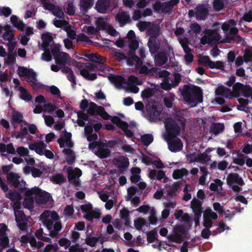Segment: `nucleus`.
<instances>
[{
	"mask_svg": "<svg viewBox=\"0 0 252 252\" xmlns=\"http://www.w3.org/2000/svg\"><path fill=\"white\" fill-rule=\"evenodd\" d=\"M41 218L45 219L43 224L49 231V236L51 238L56 237L62 228V224L59 221L60 217L58 214L55 212L45 211L41 215Z\"/></svg>",
	"mask_w": 252,
	"mask_h": 252,
	"instance_id": "1",
	"label": "nucleus"
},
{
	"mask_svg": "<svg viewBox=\"0 0 252 252\" xmlns=\"http://www.w3.org/2000/svg\"><path fill=\"white\" fill-rule=\"evenodd\" d=\"M179 90L181 91L184 100L192 107L203 101L202 92L199 87H191L185 85L182 91L180 88Z\"/></svg>",
	"mask_w": 252,
	"mask_h": 252,
	"instance_id": "2",
	"label": "nucleus"
},
{
	"mask_svg": "<svg viewBox=\"0 0 252 252\" xmlns=\"http://www.w3.org/2000/svg\"><path fill=\"white\" fill-rule=\"evenodd\" d=\"M220 39V36L218 30L207 29L204 31V35L201 38V43L203 45L216 44Z\"/></svg>",
	"mask_w": 252,
	"mask_h": 252,
	"instance_id": "3",
	"label": "nucleus"
},
{
	"mask_svg": "<svg viewBox=\"0 0 252 252\" xmlns=\"http://www.w3.org/2000/svg\"><path fill=\"white\" fill-rule=\"evenodd\" d=\"M146 109L150 118L153 120H159L162 106L157 102L148 103L146 105Z\"/></svg>",
	"mask_w": 252,
	"mask_h": 252,
	"instance_id": "4",
	"label": "nucleus"
},
{
	"mask_svg": "<svg viewBox=\"0 0 252 252\" xmlns=\"http://www.w3.org/2000/svg\"><path fill=\"white\" fill-rule=\"evenodd\" d=\"M6 178L8 183L14 188L18 189L20 191L26 189V182L23 179L20 180V176L17 173L9 172L7 175Z\"/></svg>",
	"mask_w": 252,
	"mask_h": 252,
	"instance_id": "5",
	"label": "nucleus"
},
{
	"mask_svg": "<svg viewBox=\"0 0 252 252\" xmlns=\"http://www.w3.org/2000/svg\"><path fill=\"white\" fill-rule=\"evenodd\" d=\"M87 112L91 116L96 115L100 116L104 120H109L110 116L106 112L105 109L101 106H98L94 102H90Z\"/></svg>",
	"mask_w": 252,
	"mask_h": 252,
	"instance_id": "6",
	"label": "nucleus"
},
{
	"mask_svg": "<svg viewBox=\"0 0 252 252\" xmlns=\"http://www.w3.org/2000/svg\"><path fill=\"white\" fill-rule=\"evenodd\" d=\"M165 126L167 133L166 137L176 138L180 132L179 126L172 120L166 122Z\"/></svg>",
	"mask_w": 252,
	"mask_h": 252,
	"instance_id": "7",
	"label": "nucleus"
},
{
	"mask_svg": "<svg viewBox=\"0 0 252 252\" xmlns=\"http://www.w3.org/2000/svg\"><path fill=\"white\" fill-rule=\"evenodd\" d=\"M171 54L174 56L173 49L170 47L166 51L159 52L155 57L156 65L160 66L164 64L167 62L168 58L170 57Z\"/></svg>",
	"mask_w": 252,
	"mask_h": 252,
	"instance_id": "8",
	"label": "nucleus"
},
{
	"mask_svg": "<svg viewBox=\"0 0 252 252\" xmlns=\"http://www.w3.org/2000/svg\"><path fill=\"white\" fill-rule=\"evenodd\" d=\"M169 150L172 152H176L182 149L183 143L179 138L166 137Z\"/></svg>",
	"mask_w": 252,
	"mask_h": 252,
	"instance_id": "9",
	"label": "nucleus"
},
{
	"mask_svg": "<svg viewBox=\"0 0 252 252\" xmlns=\"http://www.w3.org/2000/svg\"><path fill=\"white\" fill-rule=\"evenodd\" d=\"M226 181L228 185H238L243 186L245 184L242 177L236 173H229L227 177Z\"/></svg>",
	"mask_w": 252,
	"mask_h": 252,
	"instance_id": "10",
	"label": "nucleus"
},
{
	"mask_svg": "<svg viewBox=\"0 0 252 252\" xmlns=\"http://www.w3.org/2000/svg\"><path fill=\"white\" fill-rule=\"evenodd\" d=\"M50 196V194L48 192L38 189L36 196L34 197L35 201L38 204H45L48 202Z\"/></svg>",
	"mask_w": 252,
	"mask_h": 252,
	"instance_id": "11",
	"label": "nucleus"
},
{
	"mask_svg": "<svg viewBox=\"0 0 252 252\" xmlns=\"http://www.w3.org/2000/svg\"><path fill=\"white\" fill-rule=\"evenodd\" d=\"M216 95L222 96L226 98L232 99L234 95L230 89L224 87L223 85L219 86L215 91Z\"/></svg>",
	"mask_w": 252,
	"mask_h": 252,
	"instance_id": "12",
	"label": "nucleus"
},
{
	"mask_svg": "<svg viewBox=\"0 0 252 252\" xmlns=\"http://www.w3.org/2000/svg\"><path fill=\"white\" fill-rule=\"evenodd\" d=\"M209 13L208 9L206 7L205 5L199 4L196 6L195 11V16L197 20H205L207 16Z\"/></svg>",
	"mask_w": 252,
	"mask_h": 252,
	"instance_id": "13",
	"label": "nucleus"
},
{
	"mask_svg": "<svg viewBox=\"0 0 252 252\" xmlns=\"http://www.w3.org/2000/svg\"><path fill=\"white\" fill-rule=\"evenodd\" d=\"M116 21H117L120 27H123L126 24L130 22V16L127 12H121L116 14Z\"/></svg>",
	"mask_w": 252,
	"mask_h": 252,
	"instance_id": "14",
	"label": "nucleus"
},
{
	"mask_svg": "<svg viewBox=\"0 0 252 252\" xmlns=\"http://www.w3.org/2000/svg\"><path fill=\"white\" fill-rule=\"evenodd\" d=\"M110 0H98L95 4V8L100 13H106L109 7Z\"/></svg>",
	"mask_w": 252,
	"mask_h": 252,
	"instance_id": "15",
	"label": "nucleus"
},
{
	"mask_svg": "<svg viewBox=\"0 0 252 252\" xmlns=\"http://www.w3.org/2000/svg\"><path fill=\"white\" fill-rule=\"evenodd\" d=\"M11 123L13 125L15 124H20L21 126L24 125L27 126L28 123L24 120V117L21 112L18 111H14L13 112L11 118Z\"/></svg>",
	"mask_w": 252,
	"mask_h": 252,
	"instance_id": "16",
	"label": "nucleus"
},
{
	"mask_svg": "<svg viewBox=\"0 0 252 252\" xmlns=\"http://www.w3.org/2000/svg\"><path fill=\"white\" fill-rule=\"evenodd\" d=\"M106 146L104 143H99L97 147L98 151L96 155L100 158H107L110 155V151L109 149L104 148Z\"/></svg>",
	"mask_w": 252,
	"mask_h": 252,
	"instance_id": "17",
	"label": "nucleus"
},
{
	"mask_svg": "<svg viewBox=\"0 0 252 252\" xmlns=\"http://www.w3.org/2000/svg\"><path fill=\"white\" fill-rule=\"evenodd\" d=\"M86 233V238L85 239V243L87 245L91 247H94L99 239L102 238L101 234H100L99 237H96L91 236V233H89L88 231H87Z\"/></svg>",
	"mask_w": 252,
	"mask_h": 252,
	"instance_id": "18",
	"label": "nucleus"
},
{
	"mask_svg": "<svg viewBox=\"0 0 252 252\" xmlns=\"http://www.w3.org/2000/svg\"><path fill=\"white\" fill-rule=\"evenodd\" d=\"M94 0H80V9L82 13H86L93 5Z\"/></svg>",
	"mask_w": 252,
	"mask_h": 252,
	"instance_id": "19",
	"label": "nucleus"
},
{
	"mask_svg": "<svg viewBox=\"0 0 252 252\" xmlns=\"http://www.w3.org/2000/svg\"><path fill=\"white\" fill-rule=\"evenodd\" d=\"M68 57V54L62 52L61 54L56 57L54 59L57 65L59 66H63L66 64Z\"/></svg>",
	"mask_w": 252,
	"mask_h": 252,
	"instance_id": "20",
	"label": "nucleus"
},
{
	"mask_svg": "<svg viewBox=\"0 0 252 252\" xmlns=\"http://www.w3.org/2000/svg\"><path fill=\"white\" fill-rule=\"evenodd\" d=\"M108 78L118 87H121L123 84L126 83L125 79L121 75L111 74L109 76Z\"/></svg>",
	"mask_w": 252,
	"mask_h": 252,
	"instance_id": "21",
	"label": "nucleus"
},
{
	"mask_svg": "<svg viewBox=\"0 0 252 252\" xmlns=\"http://www.w3.org/2000/svg\"><path fill=\"white\" fill-rule=\"evenodd\" d=\"M148 45L149 48V51L152 54L156 53L159 49L158 43L157 41V39H150L149 38Z\"/></svg>",
	"mask_w": 252,
	"mask_h": 252,
	"instance_id": "22",
	"label": "nucleus"
},
{
	"mask_svg": "<svg viewBox=\"0 0 252 252\" xmlns=\"http://www.w3.org/2000/svg\"><path fill=\"white\" fill-rule=\"evenodd\" d=\"M11 22L12 25L18 29L24 31L25 28V25L22 21L18 20L16 15H12L10 18Z\"/></svg>",
	"mask_w": 252,
	"mask_h": 252,
	"instance_id": "23",
	"label": "nucleus"
},
{
	"mask_svg": "<svg viewBox=\"0 0 252 252\" xmlns=\"http://www.w3.org/2000/svg\"><path fill=\"white\" fill-rule=\"evenodd\" d=\"M159 32V28L158 25H155L149 28L147 33L150 39H157Z\"/></svg>",
	"mask_w": 252,
	"mask_h": 252,
	"instance_id": "24",
	"label": "nucleus"
},
{
	"mask_svg": "<svg viewBox=\"0 0 252 252\" xmlns=\"http://www.w3.org/2000/svg\"><path fill=\"white\" fill-rule=\"evenodd\" d=\"M127 62L131 64L132 63H135L137 64H142L143 63V60L140 57H138L135 55V52L128 53Z\"/></svg>",
	"mask_w": 252,
	"mask_h": 252,
	"instance_id": "25",
	"label": "nucleus"
},
{
	"mask_svg": "<svg viewBox=\"0 0 252 252\" xmlns=\"http://www.w3.org/2000/svg\"><path fill=\"white\" fill-rule=\"evenodd\" d=\"M189 171L186 168H183L181 169H176L173 171L172 176L174 179L182 178L184 176H187Z\"/></svg>",
	"mask_w": 252,
	"mask_h": 252,
	"instance_id": "26",
	"label": "nucleus"
},
{
	"mask_svg": "<svg viewBox=\"0 0 252 252\" xmlns=\"http://www.w3.org/2000/svg\"><path fill=\"white\" fill-rule=\"evenodd\" d=\"M224 129V125L221 123L213 124L210 127L212 132L215 134H218Z\"/></svg>",
	"mask_w": 252,
	"mask_h": 252,
	"instance_id": "27",
	"label": "nucleus"
},
{
	"mask_svg": "<svg viewBox=\"0 0 252 252\" xmlns=\"http://www.w3.org/2000/svg\"><path fill=\"white\" fill-rule=\"evenodd\" d=\"M80 74L87 80L90 81H94L97 78V75L96 73H90L88 70L86 69H81Z\"/></svg>",
	"mask_w": 252,
	"mask_h": 252,
	"instance_id": "28",
	"label": "nucleus"
},
{
	"mask_svg": "<svg viewBox=\"0 0 252 252\" xmlns=\"http://www.w3.org/2000/svg\"><path fill=\"white\" fill-rule=\"evenodd\" d=\"M244 85L239 82L235 83L233 86V94L234 95V97H239L242 92Z\"/></svg>",
	"mask_w": 252,
	"mask_h": 252,
	"instance_id": "29",
	"label": "nucleus"
},
{
	"mask_svg": "<svg viewBox=\"0 0 252 252\" xmlns=\"http://www.w3.org/2000/svg\"><path fill=\"white\" fill-rule=\"evenodd\" d=\"M100 217V213L96 211H92L86 213L84 216V218L90 221H92L94 219H99Z\"/></svg>",
	"mask_w": 252,
	"mask_h": 252,
	"instance_id": "30",
	"label": "nucleus"
},
{
	"mask_svg": "<svg viewBox=\"0 0 252 252\" xmlns=\"http://www.w3.org/2000/svg\"><path fill=\"white\" fill-rule=\"evenodd\" d=\"M141 142L144 146H148L152 143L154 140V137L152 134H146L141 136Z\"/></svg>",
	"mask_w": 252,
	"mask_h": 252,
	"instance_id": "31",
	"label": "nucleus"
},
{
	"mask_svg": "<svg viewBox=\"0 0 252 252\" xmlns=\"http://www.w3.org/2000/svg\"><path fill=\"white\" fill-rule=\"evenodd\" d=\"M20 98L25 101H29L32 100V95L28 93V91L23 88H20Z\"/></svg>",
	"mask_w": 252,
	"mask_h": 252,
	"instance_id": "32",
	"label": "nucleus"
},
{
	"mask_svg": "<svg viewBox=\"0 0 252 252\" xmlns=\"http://www.w3.org/2000/svg\"><path fill=\"white\" fill-rule=\"evenodd\" d=\"M50 180L54 184L60 185L65 182V179L64 178L62 174H58L54 176H53L51 177Z\"/></svg>",
	"mask_w": 252,
	"mask_h": 252,
	"instance_id": "33",
	"label": "nucleus"
},
{
	"mask_svg": "<svg viewBox=\"0 0 252 252\" xmlns=\"http://www.w3.org/2000/svg\"><path fill=\"white\" fill-rule=\"evenodd\" d=\"M129 161L127 158L118 159L116 160V165L120 168L126 169L129 165Z\"/></svg>",
	"mask_w": 252,
	"mask_h": 252,
	"instance_id": "34",
	"label": "nucleus"
},
{
	"mask_svg": "<svg viewBox=\"0 0 252 252\" xmlns=\"http://www.w3.org/2000/svg\"><path fill=\"white\" fill-rule=\"evenodd\" d=\"M6 197L9 198L11 201H14L15 200H20L21 196L19 192L12 191L10 190L8 193L6 195Z\"/></svg>",
	"mask_w": 252,
	"mask_h": 252,
	"instance_id": "35",
	"label": "nucleus"
},
{
	"mask_svg": "<svg viewBox=\"0 0 252 252\" xmlns=\"http://www.w3.org/2000/svg\"><path fill=\"white\" fill-rule=\"evenodd\" d=\"M202 202L196 198H193L191 201V208L192 211L201 209Z\"/></svg>",
	"mask_w": 252,
	"mask_h": 252,
	"instance_id": "36",
	"label": "nucleus"
},
{
	"mask_svg": "<svg viewBox=\"0 0 252 252\" xmlns=\"http://www.w3.org/2000/svg\"><path fill=\"white\" fill-rule=\"evenodd\" d=\"M198 62L199 64L207 65L210 67V63L212 62V61L208 56H200Z\"/></svg>",
	"mask_w": 252,
	"mask_h": 252,
	"instance_id": "37",
	"label": "nucleus"
},
{
	"mask_svg": "<svg viewBox=\"0 0 252 252\" xmlns=\"http://www.w3.org/2000/svg\"><path fill=\"white\" fill-rule=\"evenodd\" d=\"M46 147V145L43 142L39 141L37 142L35 152L40 156L43 155Z\"/></svg>",
	"mask_w": 252,
	"mask_h": 252,
	"instance_id": "38",
	"label": "nucleus"
},
{
	"mask_svg": "<svg viewBox=\"0 0 252 252\" xmlns=\"http://www.w3.org/2000/svg\"><path fill=\"white\" fill-rule=\"evenodd\" d=\"M129 51L128 53L135 52L139 47V42L136 39L131 40L129 43Z\"/></svg>",
	"mask_w": 252,
	"mask_h": 252,
	"instance_id": "39",
	"label": "nucleus"
},
{
	"mask_svg": "<svg viewBox=\"0 0 252 252\" xmlns=\"http://www.w3.org/2000/svg\"><path fill=\"white\" fill-rule=\"evenodd\" d=\"M211 69H217L220 70H223L224 68V63L221 61H217L213 62L210 63V67Z\"/></svg>",
	"mask_w": 252,
	"mask_h": 252,
	"instance_id": "40",
	"label": "nucleus"
},
{
	"mask_svg": "<svg viewBox=\"0 0 252 252\" xmlns=\"http://www.w3.org/2000/svg\"><path fill=\"white\" fill-rule=\"evenodd\" d=\"M243 21L247 22H252V9L244 14L243 16L240 19L239 23H241Z\"/></svg>",
	"mask_w": 252,
	"mask_h": 252,
	"instance_id": "41",
	"label": "nucleus"
},
{
	"mask_svg": "<svg viewBox=\"0 0 252 252\" xmlns=\"http://www.w3.org/2000/svg\"><path fill=\"white\" fill-rule=\"evenodd\" d=\"M203 215L211 220H215L218 219V215L213 212L211 208H207L204 212Z\"/></svg>",
	"mask_w": 252,
	"mask_h": 252,
	"instance_id": "42",
	"label": "nucleus"
},
{
	"mask_svg": "<svg viewBox=\"0 0 252 252\" xmlns=\"http://www.w3.org/2000/svg\"><path fill=\"white\" fill-rule=\"evenodd\" d=\"M243 95L246 97H251L252 99V88L249 85H244L242 90Z\"/></svg>",
	"mask_w": 252,
	"mask_h": 252,
	"instance_id": "43",
	"label": "nucleus"
},
{
	"mask_svg": "<svg viewBox=\"0 0 252 252\" xmlns=\"http://www.w3.org/2000/svg\"><path fill=\"white\" fill-rule=\"evenodd\" d=\"M44 51L41 55V59L47 62L51 61L52 59V57L50 50L49 49H44Z\"/></svg>",
	"mask_w": 252,
	"mask_h": 252,
	"instance_id": "44",
	"label": "nucleus"
},
{
	"mask_svg": "<svg viewBox=\"0 0 252 252\" xmlns=\"http://www.w3.org/2000/svg\"><path fill=\"white\" fill-rule=\"evenodd\" d=\"M146 224V220L144 218H139L134 220V225L137 230H141L142 227Z\"/></svg>",
	"mask_w": 252,
	"mask_h": 252,
	"instance_id": "45",
	"label": "nucleus"
},
{
	"mask_svg": "<svg viewBox=\"0 0 252 252\" xmlns=\"http://www.w3.org/2000/svg\"><path fill=\"white\" fill-rule=\"evenodd\" d=\"M151 24L150 22L141 21L136 24L140 32L145 31Z\"/></svg>",
	"mask_w": 252,
	"mask_h": 252,
	"instance_id": "46",
	"label": "nucleus"
},
{
	"mask_svg": "<svg viewBox=\"0 0 252 252\" xmlns=\"http://www.w3.org/2000/svg\"><path fill=\"white\" fill-rule=\"evenodd\" d=\"M16 222L24 221L27 220L26 216L23 211H18L15 213Z\"/></svg>",
	"mask_w": 252,
	"mask_h": 252,
	"instance_id": "47",
	"label": "nucleus"
},
{
	"mask_svg": "<svg viewBox=\"0 0 252 252\" xmlns=\"http://www.w3.org/2000/svg\"><path fill=\"white\" fill-rule=\"evenodd\" d=\"M213 5L216 11H220L223 8L224 3L221 0H215Z\"/></svg>",
	"mask_w": 252,
	"mask_h": 252,
	"instance_id": "48",
	"label": "nucleus"
},
{
	"mask_svg": "<svg viewBox=\"0 0 252 252\" xmlns=\"http://www.w3.org/2000/svg\"><path fill=\"white\" fill-rule=\"evenodd\" d=\"M181 80V75L179 73H175L174 74V79L171 80V84L173 88L178 86Z\"/></svg>",
	"mask_w": 252,
	"mask_h": 252,
	"instance_id": "49",
	"label": "nucleus"
},
{
	"mask_svg": "<svg viewBox=\"0 0 252 252\" xmlns=\"http://www.w3.org/2000/svg\"><path fill=\"white\" fill-rule=\"evenodd\" d=\"M59 244L60 246L63 247L65 250L69 248L71 246L70 241L65 238H62L59 240Z\"/></svg>",
	"mask_w": 252,
	"mask_h": 252,
	"instance_id": "50",
	"label": "nucleus"
},
{
	"mask_svg": "<svg viewBox=\"0 0 252 252\" xmlns=\"http://www.w3.org/2000/svg\"><path fill=\"white\" fill-rule=\"evenodd\" d=\"M147 241L149 243H152L155 241L157 237V233L156 232L152 230L146 233Z\"/></svg>",
	"mask_w": 252,
	"mask_h": 252,
	"instance_id": "51",
	"label": "nucleus"
},
{
	"mask_svg": "<svg viewBox=\"0 0 252 252\" xmlns=\"http://www.w3.org/2000/svg\"><path fill=\"white\" fill-rule=\"evenodd\" d=\"M66 13L69 15H73L75 12V7L72 1H69L66 8Z\"/></svg>",
	"mask_w": 252,
	"mask_h": 252,
	"instance_id": "52",
	"label": "nucleus"
},
{
	"mask_svg": "<svg viewBox=\"0 0 252 252\" xmlns=\"http://www.w3.org/2000/svg\"><path fill=\"white\" fill-rule=\"evenodd\" d=\"M95 122L94 120H90L89 123L90 125H87L85 126L84 131L86 135L91 134L93 132V125Z\"/></svg>",
	"mask_w": 252,
	"mask_h": 252,
	"instance_id": "53",
	"label": "nucleus"
},
{
	"mask_svg": "<svg viewBox=\"0 0 252 252\" xmlns=\"http://www.w3.org/2000/svg\"><path fill=\"white\" fill-rule=\"evenodd\" d=\"M29 74L26 76V81L30 83L36 80V74L32 69H31Z\"/></svg>",
	"mask_w": 252,
	"mask_h": 252,
	"instance_id": "54",
	"label": "nucleus"
},
{
	"mask_svg": "<svg viewBox=\"0 0 252 252\" xmlns=\"http://www.w3.org/2000/svg\"><path fill=\"white\" fill-rule=\"evenodd\" d=\"M77 42L92 43V41L89 37L84 33L79 34L76 38Z\"/></svg>",
	"mask_w": 252,
	"mask_h": 252,
	"instance_id": "55",
	"label": "nucleus"
},
{
	"mask_svg": "<svg viewBox=\"0 0 252 252\" xmlns=\"http://www.w3.org/2000/svg\"><path fill=\"white\" fill-rule=\"evenodd\" d=\"M14 37V31H5L2 34V38L5 41H12Z\"/></svg>",
	"mask_w": 252,
	"mask_h": 252,
	"instance_id": "56",
	"label": "nucleus"
},
{
	"mask_svg": "<svg viewBox=\"0 0 252 252\" xmlns=\"http://www.w3.org/2000/svg\"><path fill=\"white\" fill-rule=\"evenodd\" d=\"M108 66L102 63V60H100V62L95 63V71L99 70L102 72H105L107 70ZM107 70H108L107 69Z\"/></svg>",
	"mask_w": 252,
	"mask_h": 252,
	"instance_id": "57",
	"label": "nucleus"
},
{
	"mask_svg": "<svg viewBox=\"0 0 252 252\" xmlns=\"http://www.w3.org/2000/svg\"><path fill=\"white\" fill-rule=\"evenodd\" d=\"M153 94L152 89L147 88L144 89L141 93V97L143 99L149 98Z\"/></svg>",
	"mask_w": 252,
	"mask_h": 252,
	"instance_id": "58",
	"label": "nucleus"
},
{
	"mask_svg": "<svg viewBox=\"0 0 252 252\" xmlns=\"http://www.w3.org/2000/svg\"><path fill=\"white\" fill-rule=\"evenodd\" d=\"M127 85H141V81L138 79V78L133 75H130L128 78L127 81Z\"/></svg>",
	"mask_w": 252,
	"mask_h": 252,
	"instance_id": "59",
	"label": "nucleus"
},
{
	"mask_svg": "<svg viewBox=\"0 0 252 252\" xmlns=\"http://www.w3.org/2000/svg\"><path fill=\"white\" fill-rule=\"evenodd\" d=\"M244 61L246 63L252 61V51L249 49H246L245 50L244 54Z\"/></svg>",
	"mask_w": 252,
	"mask_h": 252,
	"instance_id": "60",
	"label": "nucleus"
},
{
	"mask_svg": "<svg viewBox=\"0 0 252 252\" xmlns=\"http://www.w3.org/2000/svg\"><path fill=\"white\" fill-rule=\"evenodd\" d=\"M213 206L214 210L217 212L219 214L222 215L225 214V212L224 210L223 207L220 205V203H214Z\"/></svg>",
	"mask_w": 252,
	"mask_h": 252,
	"instance_id": "61",
	"label": "nucleus"
},
{
	"mask_svg": "<svg viewBox=\"0 0 252 252\" xmlns=\"http://www.w3.org/2000/svg\"><path fill=\"white\" fill-rule=\"evenodd\" d=\"M43 107L44 109V111L48 113H51L52 112H53L57 108V107L55 104L50 103L44 104Z\"/></svg>",
	"mask_w": 252,
	"mask_h": 252,
	"instance_id": "62",
	"label": "nucleus"
},
{
	"mask_svg": "<svg viewBox=\"0 0 252 252\" xmlns=\"http://www.w3.org/2000/svg\"><path fill=\"white\" fill-rule=\"evenodd\" d=\"M170 1H165L162 3V12L167 13L171 11L173 9V5Z\"/></svg>",
	"mask_w": 252,
	"mask_h": 252,
	"instance_id": "63",
	"label": "nucleus"
},
{
	"mask_svg": "<svg viewBox=\"0 0 252 252\" xmlns=\"http://www.w3.org/2000/svg\"><path fill=\"white\" fill-rule=\"evenodd\" d=\"M69 252H84L83 248H80V245L78 244H75L70 247L69 248Z\"/></svg>",
	"mask_w": 252,
	"mask_h": 252,
	"instance_id": "64",
	"label": "nucleus"
}]
</instances>
